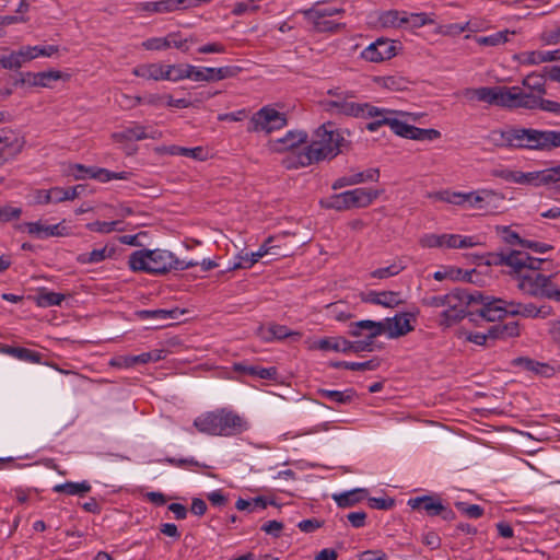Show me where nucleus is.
Instances as JSON below:
<instances>
[{
    "instance_id": "60",
    "label": "nucleus",
    "mask_w": 560,
    "mask_h": 560,
    "mask_svg": "<svg viewBox=\"0 0 560 560\" xmlns=\"http://www.w3.org/2000/svg\"><path fill=\"white\" fill-rule=\"evenodd\" d=\"M165 463L179 467V468H192V467H202L207 468L208 466L205 464H200L198 460H196L194 457L188 458H174V457H166L164 459Z\"/></svg>"
},
{
    "instance_id": "51",
    "label": "nucleus",
    "mask_w": 560,
    "mask_h": 560,
    "mask_svg": "<svg viewBox=\"0 0 560 560\" xmlns=\"http://www.w3.org/2000/svg\"><path fill=\"white\" fill-rule=\"evenodd\" d=\"M120 223H121V221H119V220L110 221V222L95 221V222H91V223L86 224V228H88V230H90L92 232H97L101 234H108L113 231H122L124 229L118 226Z\"/></svg>"
},
{
    "instance_id": "22",
    "label": "nucleus",
    "mask_w": 560,
    "mask_h": 560,
    "mask_svg": "<svg viewBox=\"0 0 560 560\" xmlns=\"http://www.w3.org/2000/svg\"><path fill=\"white\" fill-rule=\"evenodd\" d=\"M467 101H478L497 106L498 86L467 88L463 91Z\"/></svg>"
},
{
    "instance_id": "24",
    "label": "nucleus",
    "mask_w": 560,
    "mask_h": 560,
    "mask_svg": "<svg viewBox=\"0 0 560 560\" xmlns=\"http://www.w3.org/2000/svg\"><path fill=\"white\" fill-rule=\"evenodd\" d=\"M26 232L31 235H34L38 238H47L51 236H63L65 226H61V224H54V225H44L40 221L37 222H25L23 224Z\"/></svg>"
},
{
    "instance_id": "55",
    "label": "nucleus",
    "mask_w": 560,
    "mask_h": 560,
    "mask_svg": "<svg viewBox=\"0 0 560 560\" xmlns=\"http://www.w3.org/2000/svg\"><path fill=\"white\" fill-rule=\"evenodd\" d=\"M140 10L149 13H168L173 12L170 0H160L154 2L140 3Z\"/></svg>"
},
{
    "instance_id": "49",
    "label": "nucleus",
    "mask_w": 560,
    "mask_h": 560,
    "mask_svg": "<svg viewBox=\"0 0 560 560\" xmlns=\"http://www.w3.org/2000/svg\"><path fill=\"white\" fill-rule=\"evenodd\" d=\"M398 116L399 115H393L390 124H389L390 130L399 137H402L406 139H412L415 126L408 125L407 122L401 121L398 118Z\"/></svg>"
},
{
    "instance_id": "40",
    "label": "nucleus",
    "mask_w": 560,
    "mask_h": 560,
    "mask_svg": "<svg viewBox=\"0 0 560 560\" xmlns=\"http://www.w3.org/2000/svg\"><path fill=\"white\" fill-rule=\"evenodd\" d=\"M322 205L327 209L338 211L351 209L349 190L332 195L327 200L322 201Z\"/></svg>"
},
{
    "instance_id": "13",
    "label": "nucleus",
    "mask_w": 560,
    "mask_h": 560,
    "mask_svg": "<svg viewBox=\"0 0 560 560\" xmlns=\"http://www.w3.org/2000/svg\"><path fill=\"white\" fill-rule=\"evenodd\" d=\"M396 54L397 45L395 40L378 38L361 52V57L370 62H381L393 58Z\"/></svg>"
},
{
    "instance_id": "38",
    "label": "nucleus",
    "mask_w": 560,
    "mask_h": 560,
    "mask_svg": "<svg viewBox=\"0 0 560 560\" xmlns=\"http://www.w3.org/2000/svg\"><path fill=\"white\" fill-rule=\"evenodd\" d=\"M201 72V81L213 82L220 81L223 79L231 78L235 74V70L232 67H221V68H200Z\"/></svg>"
},
{
    "instance_id": "14",
    "label": "nucleus",
    "mask_w": 560,
    "mask_h": 560,
    "mask_svg": "<svg viewBox=\"0 0 560 560\" xmlns=\"http://www.w3.org/2000/svg\"><path fill=\"white\" fill-rule=\"evenodd\" d=\"M393 115H406L402 112L393 110L388 108H380L369 103L364 105L362 115L359 118H371L372 121L366 124L369 131H377L382 126H388L390 124Z\"/></svg>"
},
{
    "instance_id": "62",
    "label": "nucleus",
    "mask_w": 560,
    "mask_h": 560,
    "mask_svg": "<svg viewBox=\"0 0 560 560\" xmlns=\"http://www.w3.org/2000/svg\"><path fill=\"white\" fill-rule=\"evenodd\" d=\"M172 153L191 158L195 160H203L205 159V150L201 147H196V148L174 147L172 150Z\"/></svg>"
},
{
    "instance_id": "59",
    "label": "nucleus",
    "mask_w": 560,
    "mask_h": 560,
    "mask_svg": "<svg viewBox=\"0 0 560 560\" xmlns=\"http://www.w3.org/2000/svg\"><path fill=\"white\" fill-rule=\"evenodd\" d=\"M280 236H277V237H273V236H270L268 237L264 244L259 247V249L257 250L258 253H261V256H265L267 254H272V255H280V256H289L291 255V253H279V252H273V249H277L280 247L279 244H277V242L280 241Z\"/></svg>"
},
{
    "instance_id": "37",
    "label": "nucleus",
    "mask_w": 560,
    "mask_h": 560,
    "mask_svg": "<svg viewBox=\"0 0 560 560\" xmlns=\"http://www.w3.org/2000/svg\"><path fill=\"white\" fill-rule=\"evenodd\" d=\"M378 359H372L364 362H347V361H332L329 365L334 369H347L351 371H374L380 366Z\"/></svg>"
},
{
    "instance_id": "46",
    "label": "nucleus",
    "mask_w": 560,
    "mask_h": 560,
    "mask_svg": "<svg viewBox=\"0 0 560 560\" xmlns=\"http://www.w3.org/2000/svg\"><path fill=\"white\" fill-rule=\"evenodd\" d=\"M515 34L514 31L509 30L500 31L488 36H480L477 38V43L482 46H499L509 40V35Z\"/></svg>"
},
{
    "instance_id": "61",
    "label": "nucleus",
    "mask_w": 560,
    "mask_h": 560,
    "mask_svg": "<svg viewBox=\"0 0 560 560\" xmlns=\"http://www.w3.org/2000/svg\"><path fill=\"white\" fill-rule=\"evenodd\" d=\"M455 506L469 518H479L483 515V509L478 504H467L465 502H456Z\"/></svg>"
},
{
    "instance_id": "35",
    "label": "nucleus",
    "mask_w": 560,
    "mask_h": 560,
    "mask_svg": "<svg viewBox=\"0 0 560 560\" xmlns=\"http://www.w3.org/2000/svg\"><path fill=\"white\" fill-rule=\"evenodd\" d=\"M184 314V311L175 307L173 310H142L137 312V316L141 319L153 318L158 320H170V319H178L180 315Z\"/></svg>"
},
{
    "instance_id": "11",
    "label": "nucleus",
    "mask_w": 560,
    "mask_h": 560,
    "mask_svg": "<svg viewBox=\"0 0 560 560\" xmlns=\"http://www.w3.org/2000/svg\"><path fill=\"white\" fill-rule=\"evenodd\" d=\"M497 106L503 108L535 109L534 95L524 93L520 86H498Z\"/></svg>"
},
{
    "instance_id": "64",
    "label": "nucleus",
    "mask_w": 560,
    "mask_h": 560,
    "mask_svg": "<svg viewBox=\"0 0 560 560\" xmlns=\"http://www.w3.org/2000/svg\"><path fill=\"white\" fill-rule=\"evenodd\" d=\"M534 105L535 109L540 108L549 113H560V103L550 100H545L540 95H534Z\"/></svg>"
},
{
    "instance_id": "4",
    "label": "nucleus",
    "mask_w": 560,
    "mask_h": 560,
    "mask_svg": "<svg viewBox=\"0 0 560 560\" xmlns=\"http://www.w3.org/2000/svg\"><path fill=\"white\" fill-rule=\"evenodd\" d=\"M343 141L345 138L335 124L327 121L314 131L311 143L298 154V164L308 166L324 160H331L340 153Z\"/></svg>"
},
{
    "instance_id": "33",
    "label": "nucleus",
    "mask_w": 560,
    "mask_h": 560,
    "mask_svg": "<svg viewBox=\"0 0 560 560\" xmlns=\"http://www.w3.org/2000/svg\"><path fill=\"white\" fill-rule=\"evenodd\" d=\"M234 370L236 372L256 376L261 380H276L278 375V371L275 366L261 368L258 365H246L243 363H236L234 364Z\"/></svg>"
},
{
    "instance_id": "15",
    "label": "nucleus",
    "mask_w": 560,
    "mask_h": 560,
    "mask_svg": "<svg viewBox=\"0 0 560 560\" xmlns=\"http://www.w3.org/2000/svg\"><path fill=\"white\" fill-rule=\"evenodd\" d=\"M161 132L158 130H148V127L133 122L131 126L124 128L121 131L114 132L112 139L121 143L125 141H140L144 139H159Z\"/></svg>"
},
{
    "instance_id": "17",
    "label": "nucleus",
    "mask_w": 560,
    "mask_h": 560,
    "mask_svg": "<svg viewBox=\"0 0 560 560\" xmlns=\"http://www.w3.org/2000/svg\"><path fill=\"white\" fill-rule=\"evenodd\" d=\"M306 22L311 25L312 30L319 33H337L345 27V24L335 23L323 14H319L316 9H308L303 12Z\"/></svg>"
},
{
    "instance_id": "57",
    "label": "nucleus",
    "mask_w": 560,
    "mask_h": 560,
    "mask_svg": "<svg viewBox=\"0 0 560 560\" xmlns=\"http://www.w3.org/2000/svg\"><path fill=\"white\" fill-rule=\"evenodd\" d=\"M170 37H151L142 43V47L147 50H164L172 46Z\"/></svg>"
},
{
    "instance_id": "63",
    "label": "nucleus",
    "mask_w": 560,
    "mask_h": 560,
    "mask_svg": "<svg viewBox=\"0 0 560 560\" xmlns=\"http://www.w3.org/2000/svg\"><path fill=\"white\" fill-rule=\"evenodd\" d=\"M441 137V132L436 129H422L415 126L412 140L433 141Z\"/></svg>"
},
{
    "instance_id": "56",
    "label": "nucleus",
    "mask_w": 560,
    "mask_h": 560,
    "mask_svg": "<svg viewBox=\"0 0 560 560\" xmlns=\"http://www.w3.org/2000/svg\"><path fill=\"white\" fill-rule=\"evenodd\" d=\"M22 215V208L13 207L11 205L0 206V224L11 222L20 219Z\"/></svg>"
},
{
    "instance_id": "34",
    "label": "nucleus",
    "mask_w": 560,
    "mask_h": 560,
    "mask_svg": "<svg viewBox=\"0 0 560 560\" xmlns=\"http://www.w3.org/2000/svg\"><path fill=\"white\" fill-rule=\"evenodd\" d=\"M350 340L343 337H326L316 342V348L324 351L350 352Z\"/></svg>"
},
{
    "instance_id": "5",
    "label": "nucleus",
    "mask_w": 560,
    "mask_h": 560,
    "mask_svg": "<svg viewBox=\"0 0 560 560\" xmlns=\"http://www.w3.org/2000/svg\"><path fill=\"white\" fill-rule=\"evenodd\" d=\"M476 313L488 322L500 320L506 316L546 318L551 315L552 307L548 305L537 306L534 303H521L491 296L489 302H486V307L476 310Z\"/></svg>"
},
{
    "instance_id": "10",
    "label": "nucleus",
    "mask_w": 560,
    "mask_h": 560,
    "mask_svg": "<svg viewBox=\"0 0 560 560\" xmlns=\"http://www.w3.org/2000/svg\"><path fill=\"white\" fill-rule=\"evenodd\" d=\"M287 125V117L271 107L265 106L253 115L249 120L247 131L258 132L266 131L267 133L281 129Z\"/></svg>"
},
{
    "instance_id": "42",
    "label": "nucleus",
    "mask_w": 560,
    "mask_h": 560,
    "mask_svg": "<svg viewBox=\"0 0 560 560\" xmlns=\"http://www.w3.org/2000/svg\"><path fill=\"white\" fill-rule=\"evenodd\" d=\"M65 299L62 293L43 290L36 296V304L39 307H50L60 305Z\"/></svg>"
},
{
    "instance_id": "1",
    "label": "nucleus",
    "mask_w": 560,
    "mask_h": 560,
    "mask_svg": "<svg viewBox=\"0 0 560 560\" xmlns=\"http://www.w3.org/2000/svg\"><path fill=\"white\" fill-rule=\"evenodd\" d=\"M493 262L511 268L517 281V289L524 294L560 302V288L553 283L556 275L540 272L544 259L532 257L523 250H509L494 255Z\"/></svg>"
},
{
    "instance_id": "9",
    "label": "nucleus",
    "mask_w": 560,
    "mask_h": 560,
    "mask_svg": "<svg viewBox=\"0 0 560 560\" xmlns=\"http://www.w3.org/2000/svg\"><path fill=\"white\" fill-rule=\"evenodd\" d=\"M504 201V195L494 189H477L465 192V205L485 213H497Z\"/></svg>"
},
{
    "instance_id": "45",
    "label": "nucleus",
    "mask_w": 560,
    "mask_h": 560,
    "mask_svg": "<svg viewBox=\"0 0 560 560\" xmlns=\"http://www.w3.org/2000/svg\"><path fill=\"white\" fill-rule=\"evenodd\" d=\"M383 27H404V11L388 10L378 19Z\"/></svg>"
},
{
    "instance_id": "20",
    "label": "nucleus",
    "mask_w": 560,
    "mask_h": 560,
    "mask_svg": "<svg viewBox=\"0 0 560 560\" xmlns=\"http://www.w3.org/2000/svg\"><path fill=\"white\" fill-rule=\"evenodd\" d=\"M363 331H366V336H369V338L375 339L377 336L384 334L383 320L375 322L371 319H363L351 323L349 326V334L352 337H360L363 335Z\"/></svg>"
},
{
    "instance_id": "29",
    "label": "nucleus",
    "mask_w": 560,
    "mask_h": 560,
    "mask_svg": "<svg viewBox=\"0 0 560 560\" xmlns=\"http://www.w3.org/2000/svg\"><path fill=\"white\" fill-rule=\"evenodd\" d=\"M132 74L147 80H165L168 73L165 72L164 66L161 63L139 65L132 70Z\"/></svg>"
},
{
    "instance_id": "30",
    "label": "nucleus",
    "mask_w": 560,
    "mask_h": 560,
    "mask_svg": "<svg viewBox=\"0 0 560 560\" xmlns=\"http://www.w3.org/2000/svg\"><path fill=\"white\" fill-rule=\"evenodd\" d=\"M318 396L329 400L330 402L337 405H349L357 398V393L353 388H348L345 390H330L319 388L317 390Z\"/></svg>"
},
{
    "instance_id": "19",
    "label": "nucleus",
    "mask_w": 560,
    "mask_h": 560,
    "mask_svg": "<svg viewBox=\"0 0 560 560\" xmlns=\"http://www.w3.org/2000/svg\"><path fill=\"white\" fill-rule=\"evenodd\" d=\"M383 325L384 334H386L390 339L405 336L413 330V327L410 324L409 314L407 313L395 315L392 318H385L383 320Z\"/></svg>"
},
{
    "instance_id": "21",
    "label": "nucleus",
    "mask_w": 560,
    "mask_h": 560,
    "mask_svg": "<svg viewBox=\"0 0 560 560\" xmlns=\"http://www.w3.org/2000/svg\"><path fill=\"white\" fill-rule=\"evenodd\" d=\"M408 505L413 510L425 512L429 516H438L443 510L442 501L432 495L411 498L408 500Z\"/></svg>"
},
{
    "instance_id": "26",
    "label": "nucleus",
    "mask_w": 560,
    "mask_h": 560,
    "mask_svg": "<svg viewBox=\"0 0 560 560\" xmlns=\"http://www.w3.org/2000/svg\"><path fill=\"white\" fill-rule=\"evenodd\" d=\"M520 60L523 65L535 66L544 62H551L560 60V49L551 51H524L520 55Z\"/></svg>"
},
{
    "instance_id": "53",
    "label": "nucleus",
    "mask_w": 560,
    "mask_h": 560,
    "mask_svg": "<svg viewBox=\"0 0 560 560\" xmlns=\"http://www.w3.org/2000/svg\"><path fill=\"white\" fill-rule=\"evenodd\" d=\"M436 200H441L455 206L465 205V192L443 190L433 195Z\"/></svg>"
},
{
    "instance_id": "16",
    "label": "nucleus",
    "mask_w": 560,
    "mask_h": 560,
    "mask_svg": "<svg viewBox=\"0 0 560 560\" xmlns=\"http://www.w3.org/2000/svg\"><path fill=\"white\" fill-rule=\"evenodd\" d=\"M24 140L12 131L0 135V166L14 159L23 149Z\"/></svg>"
},
{
    "instance_id": "18",
    "label": "nucleus",
    "mask_w": 560,
    "mask_h": 560,
    "mask_svg": "<svg viewBox=\"0 0 560 560\" xmlns=\"http://www.w3.org/2000/svg\"><path fill=\"white\" fill-rule=\"evenodd\" d=\"M62 78L61 71L48 70L43 72H25L21 73V78L16 80L15 84H27L30 86L50 88L51 81H57Z\"/></svg>"
},
{
    "instance_id": "43",
    "label": "nucleus",
    "mask_w": 560,
    "mask_h": 560,
    "mask_svg": "<svg viewBox=\"0 0 560 560\" xmlns=\"http://www.w3.org/2000/svg\"><path fill=\"white\" fill-rule=\"evenodd\" d=\"M434 21L425 13H408L404 11V27L408 30L419 28Z\"/></svg>"
},
{
    "instance_id": "36",
    "label": "nucleus",
    "mask_w": 560,
    "mask_h": 560,
    "mask_svg": "<svg viewBox=\"0 0 560 560\" xmlns=\"http://www.w3.org/2000/svg\"><path fill=\"white\" fill-rule=\"evenodd\" d=\"M92 489L89 481L83 480L81 482L67 481L65 483H59L54 486L52 491L57 493H65L68 495H79L82 497L85 493L90 492Z\"/></svg>"
},
{
    "instance_id": "32",
    "label": "nucleus",
    "mask_w": 560,
    "mask_h": 560,
    "mask_svg": "<svg viewBox=\"0 0 560 560\" xmlns=\"http://www.w3.org/2000/svg\"><path fill=\"white\" fill-rule=\"evenodd\" d=\"M440 248H469L477 243L472 236H462L458 234H440Z\"/></svg>"
},
{
    "instance_id": "44",
    "label": "nucleus",
    "mask_w": 560,
    "mask_h": 560,
    "mask_svg": "<svg viewBox=\"0 0 560 560\" xmlns=\"http://www.w3.org/2000/svg\"><path fill=\"white\" fill-rule=\"evenodd\" d=\"M511 127L505 129H494L488 135V141L498 148L511 149Z\"/></svg>"
},
{
    "instance_id": "12",
    "label": "nucleus",
    "mask_w": 560,
    "mask_h": 560,
    "mask_svg": "<svg viewBox=\"0 0 560 560\" xmlns=\"http://www.w3.org/2000/svg\"><path fill=\"white\" fill-rule=\"evenodd\" d=\"M558 182H560V164L546 170L527 173L516 171L514 184L539 187Z\"/></svg>"
},
{
    "instance_id": "28",
    "label": "nucleus",
    "mask_w": 560,
    "mask_h": 560,
    "mask_svg": "<svg viewBox=\"0 0 560 560\" xmlns=\"http://www.w3.org/2000/svg\"><path fill=\"white\" fill-rule=\"evenodd\" d=\"M350 205L352 208H365L370 206L380 195L376 189L355 188L349 190Z\"/></svg>"
},
{
    "instance_id": "52",
    "label": "nucleus",
    "mask_w": 560,
    "mask_h": 560,
    "mask_svg": "<svg viewBox=\"0 0 560 560\" xmlns=\"http://www.w3.org/2000/svg\"><path fill=\"white\" fill-rule=\"evenodd\" d=\"M350 180L348 183H352V185L366 183V182H378L380 178V170L378 168H369L363 172H357L349 174Z\"/></svg>"
},
{
    "instance_id": "8",
    "label": "nucleus",
    "mask_w": 560,
    "mask_h": 560,
    "mask_svg": "<svg viewBox=\"0 0 560 560\" xmlns=\"http://www.w3.org/2000/svg\"><path fill=\"white\" fill-rule=\"evenodd\" d=\"M327 94L331 98L324 100L322 105L331 115L359 118L362 115L364 105H366V103L355 102L353 92L343 91L339 88L328 90Z\"/></svg>"
},
{
    "instance_id": "23",
    "label": "nucleus",
    "mask_w": 560,
    "mask_h": 560,
    "mask_svg": "<svg viewBox=\"0 0 560 560\" xmlns=\"http://www.w3.org/2000/svg\"><path fill=\"white\" fill-rule=\"evenodd\" d=\"M257 335L265 342H271L273 340H282L290 336H300V332L292 331L285 325L280 324H269L268 327L260 326L257 330Z\"/></svg>"
},
{
    "instance_id": "47",
    "label": "nucleus",
    "mask_w": 560,
    "mask_h": 560,
    "mask_svg": "<svg viewBox=\"0 0 560 560\" xmlns=\"http://www.w3.org/2000/svg\"><path fill=\"white\" fill-rule=\"evenodd\" d=\"M268 505L267 500L264 497H256L252 500H245L240 498L236 503L235 508L240 511H248V512H255L258 510H265Z\"/></svg>"
},
{
    "instance_id": "39",
    "label": "nucleus",
    "mask_w": 560,
    "mask_h": 560,
    "mask_svg": "<svg viewBox=\"0 0 560 560\" xmlns=\"http://www.w3.org/2000/svg\"><path fill=\"white\" fill-rule=\"evenodd\" d=\"M520 335V326L516 322L503 325H495L489 329L490 338H512Z\"/></svg>"
},
{
    "instance_id": "3",
    "label": "nucleus",
    "mask_w": 560,
    "mask_h": 560,
    "mask_svg": "<svg viewBox=\"0 0 560 560\" xmlns=\"http://www.w3.org/2000/svg\"><path fill=\"white\" fill-rule=\"evenodd\" d=\"M194 427L202 434L231 438L249 429V422L235 410L223 407L206 411L194 420Z\"/></svg>"
},
{
    "instance_id": "54",
    "label": "nucleus",
    "mask_w": 560,
    "mask_h": 560,
    "mask_svg": "<svg viewBox=\"0 0 560 560\" xmlns=\"http://www.w3.org/2000/svg\"><path fill=\"white\" fill-rule=\"evenodd\" d=\"M11 61L13 65V70L20 69L24 63L32 61V55L30 51V46H22L18 50H11Z\"/></svg>"
},
{
    "instance_id": "31",
    "label": "nucleus",
    "mask_w": 560,
    "mask_h": 560,
    "mask_svg": "<svg viewBox=\"0 0 560 560\" xmlns=\"http://www.w3.org/2000/svg\"><path fill=\"white\" fill-rule=\"evenodd\" d=\"M368 495V490L363 488L352 489L347 492L332 494L334 501L339 508H351L361 502Z\"/></svg>"
},
{
    "instance_id": "48",
    "label": "nucleus",
    "mask_w": 560,
    "mask_h": 560,
    "mask_svg": "<svg viewBox=\"0 0 560 560\" xmlns=\"http://www.w3.org/2000/svg\"><path fill=\"white\" fill-rule=\"evenodd\" d=\"M109 252L106 247L93 249L90 253H82L77 257V261L82 265L97 264L109 257Z\"/></svg>"
},
{
    "instance_id": "58",
    "label": "nucleus",
    "mask_w": 560,
    "mask_h": 560,
    "mask_svg": "<svg viewBox=\"0 0 560 560\" xmlns=\"http://www.w3.org/2000/svg\"><path fill=\"white\" fill-rule=\"evenodd\" d=\"M380 293H381V295H380V299L377 300V302L382 306L393 308L402 303L399 292L382 291Z\"/></svg>"
},
{
    "instance_id": "25",
    "label": "nucleus",
    "mask_w": 560,
    "mask_h": 560,
    "mask_svg": "<svg viewBox=\"0 0 560 560\" xmlns=\"http://www.w3.org/2000/svg\"><path fill=\"white\" fill-rule=\"evenodd\" d=\"M307 135L303 131H289L282 138L271 141V149L277 152L293 150L300 144L304 143Z\"/></svg>"
},
{
    "instance_id": "6",
    "label": "nucleus",
    "mask_w": 560,
    "mask_h": 560,
    "mask_svg": "<svg viewBox=\"0 0 560 560\" xmlns=\"http://www.w3.org/2000/svg\"><path fill=\"white\" fill-rule=\"evenodd\" d=\"M511 149L550 151L560 147V131L511 127Z\"/></svg>"
},
{
    "instance_id": "50",
    "label": "nucleus",
    "mask_w": 560,
    "mask_h": 560,
    "mask_svg": "<svg viewBox=\"0 0 560 560\" xmlns=\"http://www.w3.org/2000/svg\"><path fill=\"white\" fill-rule=\"evenodd\" d=\"M545 77L546 74L529 73L523 79V85L532 91H536L539 95L546 94L545 89Z\"/></svg>"
},
{
    "instance_id": "7",
    "label": "nucleus",
    "mask_w": 560,
    "mask_h": 560,
    "mask_svg": "<svg viewBox=\"0 0 560 560\" xmlns=\"http://www.w3.org/2000/svg\"><path fill=\"white\" fill-rule=\"evenodd\" d=\"M490 299V295H483L478 291L469 293L465 290H453L446 293V310L441 314V325L448 327L466 315H474V312H467L466 308L472 304H479L480 308H485L486 302Z\"/></svg>"
},
{
    "instance_id": "41",
    "label": "nucleus",
    "mask_w": 560,
    "mask_h": 560,
    "mask_svg": "<svg viewBox=\"0 0 560 560\" xmlns=\"http://www.w3.org/2000/svg\"><path fill=\"white\" fill-rule=\"evenodd\" d=\"M513 364L524 370L535 372L537 374H548L552 369L549 364L540 363L529 358L520 357L513 361Z\"/></svg>"
},
{
    "instance_id": "27",
    "label": "nucleus",
    "mask_w": 560,
    "mask_h": 560,
    "mask_svg": "<svg viewBox=\"0 0 560 560\" xmlns=\"http://www.w3.org/2000/svg\"><path fill=\"white\" fill-rule=\"evenodd\" d=\"M0 353L13 357L18 360L32 362V363H40L42 362V353L23 348V347H13L9 345L0 346Z\"/></svg>"
},
{
    "instance_id": "2",
    "label": "nucleus",
    "mask_w": 560,
    "mask_h": 560,
    "mask_svg": "<svg viewBox=\"0 0 560 560\" xmlns=\"http://www.w3.org/2000/svg\"><path fill=\"white\" fill-rule=\"evenodd\" d=\"M132 271H142L151 275H165L172 270H186L198 266V260L179 259L167 249H139L128 259Z\"/></svg>"
}]
</instances>
